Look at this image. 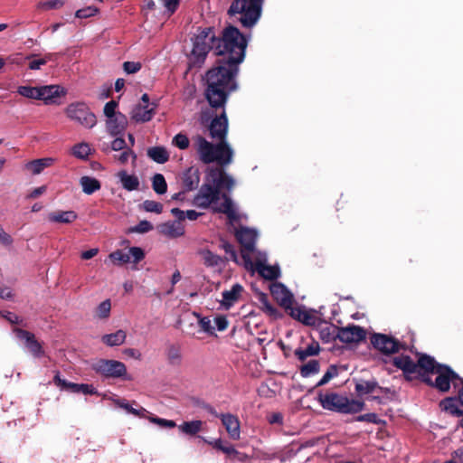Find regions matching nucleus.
Returning <instances> with one entry per match:
<instances>
[{
  "label": "nucleus",
  "mask_w": 463,
  "mask_h": 463,
  "mask_svg": "<svg viewBox=\"0 0 463 463\" xmlns=\"http://www.w3.org/2000/svg\"><path fill=\"white\" fill-rule=\"evenodd\" d=\"M147 156L157 164H165L169 160L170 155L165 146H156L147 149Z\"/></svg>",
  "instance_id": "cd10ccee"
},
{
  "label": "nucleus",
  "mask_w": 463,
  "mask_h": 463,
  "mask_svg": "<svg viewBox=\"0 0 463 463\" xmlns=\"http://www.w3.org/2000/svg\"><path fill=\"white\" fill-rule=\"evenodd\" d=\"M80 184L86 194H92L101 187V184L98 179L88 175L80 177Z\"/></svg>",
  "instance_id": "c9c22d12"
},
{
  "label": "nucleus",
  "mask_w": 463,
  "mask_h": 463,
  "mask_svg": "<svg viewBox=\"0 0 463 463\" xmlns=\"http://www.w3.org/2000/svg\"><path fill=\"white\" fill-rule=\"evenodd\" d=\"M189 138L186 135L179 133L173 138V144L179 149H186L189 146Z\"/></svg>",
  "instance_id": "5fc2aeb1"
},
{
  "label": "nucleus",
  "mask_w": 463,
  "mask_h": 463,
  "mask_svg": "<svg viewBox=\"0 0 463 463\" xmlns=\"http://www.w3.org/2000/svg\"><path fill=\"white\" fill-rule=\"evenodd\" d=\"M338 334L339 341L345 344L359 343L366 337L365 330L354 325L346 327H338Z\"/></svg>",
  "instance_id": "2eb2a0df"
},
{
  "label": "nucleus",
  "mask_w": 463,
  "mask_h": 463,
  "mask_svg": "<svg viewBox=\"0 0 463 463\" xmlns=\"http://www.w3.org/2000/svg\"><path fill=\"white\" fill-rule=\"evenodd\" d=\"M260 301L262 304V309L263 311L269 315V317L273 318H279L281 317V314L278 310L277 307H275L273 305H271L268 299V297L266 294H261L260 297Z\"/></svg>",
  "instance_id": "79ce46f5"
},
{
  "label": "nucleus",
  "mask_w": 463,
  "mask_h": 463,
  "mask_svg": "<svg viewBox=\"0 0 463 463\" xmlns=\"http://www.w3.org/2000/svg\"><path fill=\"white\" fill-rule=\"evenodd\" d=\"M337 368L335 365H330L323 377L320 379V386L327 383L331 379L337 375Z\"/></svg>",
  "instance_id": "052dcab7"
},
{
  "label": "nucleus",
  "mask_w": 463,
  "mask_h": 463,
  "mask_svg": "<svg viewBox=\"0 0 463 463\" xmlns=\"http://www.w3.org/2000/svg\"><path fill=\"white\" fill-rule=\"evenodd\" d=\"M299 372L303 377H309L312 374H316L318 373V361L311 360L308 363L301 365Z\"/></svg>",
  "instance_id": "c03bdc74"
},
{
  "label": "nucleus",
  "mask_w": 463,
  "mask_h": 463,
  "mask_svg": "<svg viewBox=\"0 0 463 463\" xmlns=\"http://www.w3.org/2000/svg\"><path fill=\"white\" fill-rule=\"evenodd\" d=\"M65 113L69 118L77 121L83 127L91 128L97 123V118L94 113L90 110L88 105L84 102H74L70 104Z\"/></svg>",
  "instance_id": "1a4fd4ad"
},
{
  "label": "nucleus",
  "mask_w": 463,
  "mask_h": 463,
  "mask_svg": "<svg viewBox=\"0 0 463 463\" xmlns=\"http://www.w3.org/2000/svg\"><path fill=\"white\" fill-rule=\"evenodd\" d=\"M320 404L324 409L339 413H356L362 411L365 406L363 401L349 400L336 393L327 394L324 398L320 395Z\"/></svg>",
  "instance_id": "423d86ee"
},
{
  "label": "nucleus",
  "mask_w": 463,
  "mask_h": 463,
  "mask_svg": "<svg viewBox=\"0 0 463 463\" xmlns=\"http://www.w3.org/2000/svg\"><path fill=\"white\" fill-rule=\"evenodd\" d=\"M160 232L171 237L177 238L184 233V226L179 222H168L159 226Z\"/></svg>",
  "instance_id": "a878e982"
},
{
  "label": "nucleus",
  "mask_w": 463,
  "mask_h": 463,
  "mask_svg": "<svg viewBox=\"0 0 463 463\" xmlns=\"http://www.w3.org/2000/svg\"><path fill=\"white\" fill-rule=\"evenodd\" d=\"M220 198H222L223 200V202L222 203V204L220 206L214 207L213 211L216 213H221L226 214L227 217L231 220H235L236 213H235V210L233 208V203H232L231 197L226 193H223V194H221Z\"/></svg>",
  "instance_id": "c85d7f7f"
},
{
  "label": "nucleus",
  "mask_w": 463,
  "mask_h": 463,
  "mask_svg": "<svg viewBox=\"0 0 463 463\" xmlns=\"http://www.w3.org/2000/svg\"><path fill=\"white\" fill-rule=\"evenodd\" d=\"M228 127V118L223 109L219 116H215L211 120L208 127L211 138L219 142L213 145L202 136L195 137L196 150L203 163L216 162L221 166H224L232 162L233 151L226 141Z\"/></svg>",
  "instance_id": "f03ea898"
},
{
  "label": "nucleus",
  "mask_w": 463,
  "mask_h": 463,
  "mask_svg": "<svg viewBox=\"0 0 463 463\" xmlns=\"http://www.w3.org/2000/svg\"><path fill=\"white\" fill-rule=\"evenodd\" d=\"M294 354L299 361L304 362L307 357L318 354V343L314 342L306 348H297Z\"/></svg>",
  "instance_id": "58836bf2"
},
{
  "label": "nucleus",
  "mask_w": 463,
  "mask_h": 463,
  "mask_svg": "<svg viewBox=\"0 0 463 463\" xmlns=\"http://www.w3.org/2000/svg\"><path fill=\"white\" fill-rule=\"evenodd\" d=\"M126 337V332L119 329L115 333L104 335L101 341L108 346H118L125 342Z\"/></svg>",
  "instance_id": "4c0bfd02"
},
{
  "label": "nucleus",
  "mask_w": 463,
  "mask_h": 463,
  "mask_svg": "<svg viewBox=\"0 0 463 463\" xmlns=\"http://www.w3.org/2000/svg\"><path fill=\"white\" fill-rule=\"evenodd\" d=\"M243 288L241 285L236 283L234 284L230 290H225L222 292V305L226 307H230L236 302L241 293L242 292Z\"/></svg>",
  "instance_id": "c756f323"
},
{
  "label": "nucleus",
  "mask_w": 463,
  "mask_h": 463,
  "mask_svg": "<svg viewBox=\"0 0 463 463\" xmlns=\"http://www.w3.org/2000/svg\"><path fill=\"white\" fill-rule=\"evenodd\" d=\"M153 225L148 221H140L136 226L130 228V232L137 233H146L153 230Z\"/></svg>",
  "instance_id": "864d4df0"
},
{
  "label": "nucleus",
  "mask_w": 463,
  "mask_h": 463,
  "mask_svg": "<svg viewBox=\"0 0 463 463\" xmlns=\"http://www.w3.org/2000/svg\"><path fill=\"white\" fill-rule=\"evenodd\" d=\"M203 422L200 420L184 421L178 425L179 430L188 436H195L203 430Z\"/></svg>",
  "instance_id": "e433bc0d"
},
{
  "label": "nucleus",
  "mask_w": 463,
  "mask_h": 463,
  "mask_svg": "<svg viewBox=\"0 0 463 463\" xmlns=\"http://www.w3.org/2000/svg\"><path fill=\"white\" fill-rule=\"evenodd\" d=\"M220 418L230 438L232 439H238L241 433L239 419L231 413L221 414Z\"/></svg>",
  "instance_id": "6ab92c4d"
},
{
  "label": "nucleus",
  "mask_w": 463,
  "mask_h": 463,
  "mask_svg": "<svg viewBox=\"0 0 463 463\" xmlns=\"http://www.w3.org/2000/svg\"><path fill=\"white\" fill-rule=\"evenodd\" d=\"M109 259L114 262H118L120 264L130 262V256L128 253L122 251L121 250H117L109 254Z\"/></svg>",
  "instance_id": "8fccbe9b"
},
{
  "label": "nucleus",
  "mask_w": 463,
  "mask_h": 463,
  "mask_svg": "<svg viewBox=\"0 0 463 463\" xmlns=\"http://www.w3.org/2000/svg\"><path fill=\"white\" fill-rule=\"evenodd\" d=\"M2 316L12 325H23V319L13 312L7 311Z\"/></svg>",
  "instance_id": "0e129e2a"
},
{
  "label": "nucleus",
  "mask_w": 463,
  "mask_h": 463,
  "mask_svg": "<svg viewBox=\"0 0 463 463\" xmlns=\"http://www.w3.org/2000/svg\"><path fill=\"white\" fill-rule=\"evenodd\" d=\"M78 218V214L74 211H55L48 214V220L51 222L69 224Z\"/></svg>",
  "instance_id": "b1692460"
},
{
  "label": "nucleus",
  "mask_w": 463,
  "mask_h": 463,
  "mask_svg": "<svg viewBox=\"0 0 463 463\" xmlns=\"http://www.w3.org/2000/svg\"><path fill=\"white\" fill-rule=\"evenodd\" d=\"M118 106V103L116 100H110L105 104L103 112L107 118H111L118 114V111H116Z\"/></svg>",
  "instance_id": "4d7b16f0"
},
{
  "label": "nucleus",
  "mask_w": 463,
  "mask_h": 463,
  "mask_svg": "<svg viewBox=\"0 0 463 463\" xmlns=\"http://www.w3.org/2000/svg\"><path fill=\"white\" fill-rule=\"evenodd\" d=\"M355 392L358 396H363L365 394L373 393L376 390H379L381 392H387V389H384L379 386L378 383L375 380L372 381H364L361 380L355 384Z\"/></svg>",
  "instance_id": "5701e85b"
},
{
  "label": "nucleus",
  "mask_w": 463,
  "mask_h": 463,
  "mask_svg": "<svg viewBox=\"0 0 463 463\" xmlns=\"http://www.w3.org/2000/svg\"><path fill=\"white\" fill-rule=\"evenodd\" d=\"M215 65L205 75V99L212 108L223 109L231 93L236 90L235 77L239 64L245 57L247 39L240 30L229 25L220 36H216Z\"/></svg>",
  "instance_id": "f257e3e1"
},
{
  "label": "nucleus",
  "mask_w": 463,
  "mask_h": 463,
  "mask_svg": "<svg viewBox=\"0 0 463 463\" xmlns=\"http://www.w3.org/2000/svg\"><path fill=\"white\" fill-rule=\"evenodd\" d=\"M13 333L18 339L24 341L25 347L34 358H41L45 355L43 344L36 339L33 333L20 327H14Z\"/></svg>",
  "instance_id": "f8f14e48"
},
{
  "label": "nucleus",
  "mask_w": 463,
  "mask_h": 463,
  "mask_svg": "<svg viewBox=\"0 0 463 463\" xmlns=\"http://www.w3.org/2000/svg\"><path fill=\"white\" fill-rule=\"evenodd\" d=\"M99 12V9L94 6H88L76 11L75 16L77 18H89L94 16Z\"/></svg>",
  "instance_id": "6e6d98bb"
},
{
  "label": "nucleus",
  "mask_w": 463,
  "mask_h": 463,
  "mask_svg": "<svg viewBox=\"0 0 463 463\" xmlns=\"http://www.w3.org/2000/svg\"><path fill=\"white\" fill-rule=\"evenodd\" d=\"M156 102H152L151 107L142 104L135 106L131 112V118L136 122L145 123L150 121L156 114Z\"/></svg>",
  "instance_id": "f3484780"
},
{
  "label": "nucleus",
  "mask_w": 463,
  "mask_h": 463,
  "mask_svg": "<svg viewBox=\"0 0 463 463\" xmlns=\"http://www.w3.org/2000/svg\"><path fill=\"white\" fill-rule=\"evenodd\" d=\"M91 368L96 373L108 379L131 380V377L128 374L127 366L120 361L99 359L92 364Z\"/></svg>",
  "instance_id": "0eeeda50"
},
{
  "label": "nucleus",
  "mask_w": 463,
  "mask_h": 463,
  "mask_svg": "<svg viewBox=\"0 0 463 463\" xmlns=\"http://www.w3.org/2000/svg\"><path fill=\"white\" fill-rule=\"evenodd\" d=\"M17 92L25 98L39 99L41 94H39L38 87H31V86H20L17 89Z\"/></svg>",
  "instance_id": "de8ad7c7"
},
{
  "label": "nucleus",
  "mask_w": 463,
  "mask_h": 463,
  "mask_svg": "<svg viewBox=\"0 0 463 463\" xmlns=\"http://www.w3.org/2000/svg\"><path fill=\"white\" fill-rule=\"evenodd\" d=\"M270 293L275 300L283 307H290L293 304V295L281 283H274L270 286Z\"/></svg>",
  "instance_id": "dca6fc26"
},
{
  "label": "nucleus",
  "mask_w": 463,
  "mask_h": 463,
  "mask_svg": "<svg viewBox=\"0 0 463 463\" xmlns=\"http://www.w3.org/2000/svg\"><path fill=\"white\" fill-rule=\"evenodd\" d=\"M165 355L170 365L179 366L182 363L181 347L178 345L171 344L166 346Z\"/></svg>",
  "instance_id": "f704fd0d"
},
{
  "label": "nucleus",
  "mask_w": 463,
  "mask_h": 463,
  "mask_svg": "<svg viewBox=\"0 0 463 463\" xmlns=\"http://www.w3.org/2000/svg\"><path fill=\"white\" fill-rule=\"evenodd\" d=\"M142 64L139 61H125L123 63V70L128 74H134L139 71Z\"/></svg>",
  "instance_id": "13d9d810"
},
{
  "label": "nucleus",
  "mask_w": 463,
  "mask_h": 463,
  "mask_svg": "<svg viewBox=\"0 0 463 463\" xmlns=\"http://www.w3.org/2000/svg\"><path fill=\"white\" fill-rule=\"evenodd\" d=\"M219 248L222 249L225 251V253L229 254L232 261L236 263L238 262L237 252L234 249V246L232 243L222 239L219 244Z\"/></svg>",
  "instance_id": "3c124183"
},
{
  "label": "nucleus",
  "mask_w": 463,
  "mask_h": 463,
  "mask_svg": "<svg viewBox=\"0 0 463 463\" xmlns=\"http://www.w3.org/2000/svg\"><path fill=\"white\" fill-rule=\"evenodd\" d=\"M416 355L418 356L416 363L409 355L402 354L392 358V364L402 370L407 378L418 373L422 381L423 375L429 376V373H434L438 366L442 365L427 354L417 353Z\"/></svg>",
  "instance_id": "7ed1b4c3"
},
{
  "label": "nucleus",
  "mask_w": 463,
  "mask_h": 463,
  "mask_svg": "<svg viewBox=\"0 0 463 463\" xmlns=\"http://www.w3.org/2000/svg\"><path fill=\"white\" fill-rule=\"evenodd\" d=\"M152 188L157 194H164L167 191V184L162 174H156L152 177Z\"/></svg>",
  "instance_id": "a19ab883"
},
{
  "label": "nucleus",
  "mask_w": 463,
  "mask_h": 463,
  "mask_svg": "<svg viewBox=\"0 0 463 463\" xmlns=\"http://www.w3.org/2000/svg\"><path fill=\"white\" fill-rule=\"evenodd\" d=\"M111 303L109 299L102 301L96 308L95 315L100 319H106L110 316Z\"/></svg>",
  "instance_id": "49530a36"
},
{
  "label": "nucleus",
  "mask_w": 463,
  "mask_h": 463,
  "mask_svg": "<svg viewBox=\"0 0 463 463\" xmlns=\"http://www.w3.org/2000/svg\"><path fill=\"white\" fill-rule=\"evenodd\" d=\"M229 14H240L238 20L241 25L250 28L256 24L261 14V7L251 0H234L229 10Z\"/></svg>",
  "instance_id": "39448f33"
},
{
  "label": "nucleus",
  "mask_w": 463,
  "mask_h": 463,
  "mask_svg": "<svg viewBox=\"0 0 463 463\" xmlns=\"http://www.w3.org/2000/svg\"><path fill=\"white\" fill-rule=\"evenodd\" d=\"M193 49L189 55V63L193 67H201L209 52L215 54L216 35L213 27H199L197 33L192 38Z\"/></svg>",
  "instance_id": "20e7f679"
},
{
  "label": "nucleus",
  "mask_w": 463,
  "mask_h": 463,
  "mask_svg": "<svg viewBox=\"0 0 463 463\" xmlns=\"http://www.w3.org/2000/svg\"><path fill=\"white\" fill-rule=\"evenodd\" d=\"M370 340L373 346L383 354H396L401 349H404V345L398 339L385 334L374 333Z\"/></svg>",
  "instance_id": "9d476101"
},
{
  "label": "nucleus",
  "mask_w": 463,
  "mask_h": 463,
  "mask_svg": "<svg viewBox=\"0 0 463 463\" xmlns=\"http://www.w3.org/2000/svg\"><path fill=\"white\" fill-rule=\"evenodd\" d=\"M338 326L320 318V339L326 343L338 339Z\"/></svg>",
  "instance_id": "393cba45"
},
{
  "label": "nucleus",
  "mask_w": 463,
  "mask_h": 463,
  "mask_svg": "<svg viewBox=\"0 0 463 463\" xmlns=\"http://www.w3.org/2000/svg\"><path fill=\"white\" fill-rule=\"evenodd\" d=\"M106 125L110 135L117 136L124 132L128 126V119L124 114L118 112L116 116L107 119Z\"/></svg>",
  "instance_id": "aec40b11"
},
{
  "label": "nucleus",
  "mask_w": 463,
  "mask_h": 463,
  "mask_svg": "<svg viewBox=\"0 0 463 463\" xmlns=\"http://www.w3.org/2000/svg\"><path fill=\"white\" fill-rule=\"evenodd\" d=\"M130 259L133 258V263H138L145 258L144 250L139 247H131L128 250Z\"/></svg>",
  "instance_id": "bf43d9fd"
},
{
  "label": "nucleus",
  "mask_w": 463,
  "mask_h": 463,
  "mask_svg": "<svg viewBox=\"0 0 463 463\" xmlns=\"http://www.w3.org/2000/svg\"><path fill=\"white\" fill-rule=\"evenodd\" d=\"M200 438L203 439L204 442L208 443L209 445H212L214 449L221 450L222 452L227 454L228 456H236L239 454L238 450H236L233 446L223 445V442L221 439H218L214 441H208L203 437Z\"/></svg>",
  "instance_id": "ea45409f"
},
{
  "label": "nucleus",
  "mask_w": 463,
  "mask_h": 463,
  "mask_svg": "<svg viewBox=\"0 0 463 463\" xmlns=\"http://www.w3.org/2000/svg\"><path fill=\"white\" fill-rule=\"evenodd\" d=\"M121 184L127 191L137 190L139 186V180L137 176L134 175H128L127 171L122 170L118 173Z\"/></svg>",
  "instance_id": "2f4dec72"
},
{
  "label": "nucleus",
  "mask_w": 463,
  "mask_h": 463,
  "mask_svg": "<svg viewBox=\"0 0 463 463\" xmlns=\"http://www.w3.org/2000/svg\"><path fill=\"white\" fill-rule=\"evenodd\" d=\"M65 93L64 89L58 85L39 87V94H41L39 99L44 100L45 103H49L53 99L65 95Z\"/></svg>",
  "instance_id": "412c9836"
},
{
  "label": "nucleus",
  "mask_w": 463,
  "mask_h": 463,
  "mask_svg": "<svg viewBox=\"0 0 463 463\" xmlns=\"http://www.w3.org/2000/svg\"><path fill=\"white\" fill-rule=\"evenodd\" d=\"M220 197L221 189L210 183H204L194 197L193 204L199 208L207 209L211 204L217 203Z\"/></svg>",
  "instance_id": "9b49d317"
},
{
  "label": "nucleus",
  "mask_w": 463,
  "mask_h": 463,
  "mask_svg": "<svg viewBox=\"0 0 463 463\" xmlns=\"http://www.w3.org/2000/svg\"><path fill=\"white\" fill-rule=\"evenodd\" d=\"M199 254L203 258V264L206 267H217L221 263L227 261L228 258H222L221 256L213 253L212 250L208 249H203L199 251Z\"/></svg>",
  "instance_id": "7c9ffc66"
},
{
  "label": "nucleus",
  "mask_w": 463,
  "mask_h": 463,
  "mask_svg": "<svg viewBox=\"0 0 463 463\" xmlns=\"http://www.w3.org/2000/svg\"><path fill=\"white\" fill-rule=\"evenodd\" d=\"M357 421H366L370 423L379 424L382 422V420L378 418L376 413H366L363 415H359L356 418Z\"/></svg>",
  "instance_id": "680f3d73"
},
{
  "label": "nucleus",
  "mask_w": 463,
  "mask_h": 463,
  "mask_svg": "<svg viewBox=\"0 0 463 463\" xmlns=\"http://www.w3.org/2000/svg\"><path fill=\"white\" fill-rule=\"evenodd\" d=\"M51 54L46 55L44 58H41L38 60H33L29 62L30 70H39L41 66L45 65L48 60L51 58Z\"/></svg>",
  "instance_id": "e2e57ef3"
},
{
  "label": "nucleus",
  "mask_w": 463,
  "mask_h": 463,
  "mask_svg": "<svg viewBox=\"0 0 463 463\" xmlns=\"http://www.w3.org/2000/svg\"><path fill=\"white\" fill-rule=\"evenodd\" d=\"M235 236L242 248L241 256L248 261L250 260L248 253L255 250L257 233L250 228L241 227L236 232Z\"/></svg>",
  "instance_id": "4468645a"
},
{
  "label": "nucleus",
  "mask_w": 463,
  "mask_h": 463,
  "mask_svg": "<svg viewBox=\"0 0 463 463\" xmlns=\"http://www.w3.org/2000/svg\"><path fill=\"white\" fill-rule=\"evenodd\" d=\"M116 404L118 407L125 409L128 413L139 418H146V413H148V411L143 407H140L139 409L133 408L126 400H118L116 402Z\"/></svg>",
  "instance_id": "37998d69"
},
{
  "label": "nucleus",
  "mask_w": 463,
  "mask_h": 463,
  "mask_svg": "<svg viewBox=\"0 0 463 463\" xmlns=\"http://www.w3.org/2000/svg\"><path fill=\"white\" fill-rule=\"evenodd\" d=\"M437 377L433 382L430 376L423 375V383L438 389L439 392H446L450 388V383L456 380L461 382V378L449 365H439L435 371Z\"/></svg>",
  "instance_id": "6e6552de"
},
{
  "label": "nucleus",
  "mask_w": 463,
  "mask_h": 463,
  "mask_svg": "<svg viewBox=\"0 0 463 463\" xmlns=\"http://www.w3.org/2000/svg\"><path fill=\"white\" fill-rule=\"evenodd\" d=\"M181 179L184 191H194L199 186L200 171L198 168L191 166L183 173Z\"/></svg>",
  "instance_id": "a211bd4d"
},
{
  "label": "nucleus",
  "mask_w": 463,
  "mask_h": 463,
  "mask_svg": "<svg viewBox=\"0 0 463 463\" xmlns=\"http://www.w3.org/2000/svg\"><path fill=\"white\" fill-rule=\"evenodd\" d=\"M205 183H210L221 190L226 189L228 191H231L235 184L233 178L220 167L208 169Z\"/></svg>",
  "instance_id": "ddd939ff"
},
{
  "label": "nucleus",
  "mask_w": 463,
  "mask_h": 463,
  "mask_svg": "<svg viewBox=\"0 0 463 463\" xmlns=\"http://www.w3.org/2000/svg\"><path fill=\"white\" fill-rule=\"evenodd\" d=\"M142 205L143 209L147 213L159 214L163 212V204L153 200H146Z\"/></svg>",
  "instance_id": "09e8293b"
},
{
  "label": "nucleus",
  "mask_w": 463,
  "mask_h": 463,
  "mask_svg": "<svg viewBox=\"0 0 463 463\" xmlns=\"http://www.w3.org/2000/svg\"><path fill=\"white\" fill-rule=\"evenodd\" d=\"M285 310L288 313V315L298 321V319L301 317V314H303V308L299 307H293V304L290 306V307H284Z\"/></svg>",
  "instance_id": "338daca9"
},
{
  "label": "nucleus",
  "mask_w": 463,
  "mask_h": 463,
  "mask_svg": "<svg viewBox=\"0 0 463 463\" xmlns=\"http://www.w3.org/2000/svg\"><path fill=\"white\" fill-rule=\"evenodd\" d=\"M54 159L52 157H44L34 159L25 164L24 167L33 175H40L45 168L53 165Z\"/></svg>",
  "instance_id": "4be33fe9"
},
{
  "label": "nucleus",
  "mask_w": 463,
  "mask_h": 463,
  "mask_svg": "<svg viewBox=\"0 0 463 463\" xmlns=\"http://www.w3.org/2000/svg\"><path fill=\"white\" fill-rule=\"evenodd\" d=\"M298 321L303 323L304 325L311 326L315 324L316 317L304 309L303 314H301V317L298 319Z\"/></svg>",
  "instance_id": "774afa93"
},
{
  "label": "nucleus",
  "mask_w": 463,
  "mask_h": 463,
  "mask_svg": "<svg viewBox=\"0 0 463 463\" xmlns=\"http://www.w3.org/2000/svg\"><path fill=\"white\" fill-rule=\"evenodd\" d=\"M216 327L219 331H224L227 329L229 322L225 316L220 315L214 318Z\"/></svg>",
  "instance_id": "69168bd1"
},
{
  "label": "nucleus",
  "mask_w": 463,
  "mask_h": 463,
  "mask_svg": "<svg viewBox=\"0 0 463 463\" xmlns=\"http://www.w3.org/2000/svg\"><path fill=\"white\" fill-rule=\"evenodd\" d=\"M150 422L155 423L162 428L173 429L176 426V423L172 420H166L156 416L147 417Z\"/></svg>",
  "instance_id": "603ef678"
},
{
  "label": "nucleus",
  "mask_w": 463,
  "mask_h": 463,
  "mask_svg": "<svg viewBox=\"0 0 463 463\" xmlns=\"http://www.w3.org/2000/svg\"><path fill=\"white\" fill-rule=\"evenodd\" d=\"M90 153V147L87 143L76 144L72 147V155L80 159H86Z\"/></svg>",
  "instance_id": "a18cd8bd"
},
{
  "label": "nucleus",
  "mask_w": 463,
  "mask_h": 463,
  "mask_svg": "<svg viewBox=\"0 0 463 463\" xmlns=\"http://www.w3.org/2000/svg\"><path fill=\"white\" fill-rule=\"evenodd\" d=\"M318 383L309 389L307 393L300 399L301 405L306 409L315 411L318 404V391L316 389Z\"/></svg>",
  "instance_id": "473e14b6"
},
{
  "label": "nucleus",
  "mask_w": 463,
  "mask_h": 463,
  "mask_svg": "<svg viewBox=\"0 0 463 463\" xmlns=\"http://www.w3.org/2000/svg\"><path fill=\"white\" fill-rule=\"evenodd\" d=\"M442 411L456 417H460L463 414V410L458 406V399L454 397H448L442 400L439 403Z\"/></svg>",
  "instance_id": "72a5a7b5"
},
{
  "label": "nucleus",
  "mask_w": 463,
  "mask_h": 463,
  "mask_svg": "<svg viewBox=\"0 0 463 463\" xmlns=\"http://www.w3.org/2000/svg\"><path fill=\"white\" fill-rule=\"evenodd\" d=\"M256 270L262 278L267 280H275L280 275L279 267L267 265L262 262L256 263Z\"/></svg>",
  "instance_id": "bb28decb"
}]
</instances>
